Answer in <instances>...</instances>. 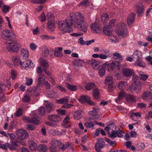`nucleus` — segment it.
Returning a JSON list of instances; mask_svg holds the SVG:
<instances>
[{
    "instance_id": "obj_1",
    "label": "nucleus",
    "mask_w": 152,
    "mask_h": 152,
    "mask_svg": "<svg viewBox=\"0 0 152 152\" xmlns=\"http://www.w3.org/2000/svg\"><path fill=\"white\" fill-rule=\"evenodd\" d=\"M68 18L69 20L72 21L73 26L75 23L77 25L84 20V15L80 12L71 13Z\"/></svg>"
},
{
    "instance_id": "obj_2",
    "label": "nucleus",
    "mask_w": 152,
    "mask_h": 152,
    "mask_svg": "<svg viewBox=\"0 0 152 152\" xmlns=\"http://www.w3.org/2000/svg\"><path fill=\"white\" fill-rule=\"evenodd\" d=\"M139 77L133 76V79L134 83L130 86L129 89L133 93H138L140 92L141 88V83L138 81Z\"/></svg>"
},
{
    "instance_id": "obj_3",
    "label": "nucleus",
    "mask_w": 152,
    "mask_h": 152,
    "mask_svg": "<svg viewBox=\"0 0 152 152\" xmlns=\"http://www.w3.org/2000/svg\"><path fill=\"white\" fill-rule=\"evenodd\" d=\"M115 32L119 36L125 37L127 34V31L125 24L123 23L118 24L115 29Z\"/></svg>"
},
{
    "instance_id": "obj_4",
    "label": "nucleus",
    "mask_w": 152,
    "mask_h": 152,
    "mask_svg": "<svg viewBox=\"0 0 152 152\" xmlns=\"http://www.w3.org/2000/svg\"><path fill=\"white\" fill-rule=\"evenodd\" d=\"M59 29L60 30L64 31H67L69 29L72 28L74 27L71 21L69 20V18L66 19V21H62L59 22Z\"/></svg>"
},
{
    "instance_id": "obj_5",
    "label": "nucleus",
    "mask_w": 152,
    "mask_h": 152,
    "mask_svg": "<svg viewBox=\"0 0 152 152\" xmlns=\"http://www.w3.org/2000/svg\"><path fill=\"white\" fill-rule=\"evenodd\" d=\"M21 45L15 42H12L8 43L7 46V48L10 52H17L21 48Z\"/></svg>"
},
{
    "instance_id": "obj_6",
    "label": "nucleus",
    "mask_w": 152,
    "mask_h": 152,
    "mask_svg": "<svg viewBox=\"0 0 152 152\" xmlns=\"http://www.w3.org/2000/svg\"><path fill=\"white\" fill-rule=\"evenodd\" d=\"M48 18V26L49 31L52 32L55 29L54 18L53 14L51 13H49L47 14Z\"/></svg>"
},
{
    "instance_id": "obj_7",
    "label": "nucleus",
    "mask_w": 152,
    "mask_h": 152,
    "mask_svg": "<svg viewBox=\"0 0 152 152\" xmlns=\"http://www.w3.org/2000/svg\"><path fill=\"white\" fill-rule=\"evenodd\" d=\"M16 133L17 137L20 139L24 140L28 137V134L24 129H18Z\"/></svg>"
},
{
    "instance_id": "obj_8",
    "label": "nucleus",
    "mask_w": 152,
    "mask_h": 152,
    "mask_svg": "<svg viewBox=\"0 0 152 152\" xmlns=\"http://www.w3.org/2000/svg\"><path fill=\"white\" fill-rule=\"evenodd\" d=\"M14 34L13 32L12 31H10L8 29H5L2 31L1 37L3 39L7 40L9 39Z\"/></svg>"
},
{
    "instance_id": "obj_9",
    "label": "nucleus",
    "mask_w": 152,
    "mask_h": 152,
    "mask_svg": "<svg viewBox=\"0 0 152 152\" xmlns=\"http://www.w3.org/2000/svg\"><path fill=\"white\" fill-rule=\"evenodd\" d=\"M78 101L82 103L85 102H87L88 104L92 105H95V103L91 101L90 97L88 96H81L80 98L78 99Z\"/></svg>"
},
{
    "instance_id": "obj_10",
    "label": "nucleus",
    "mask_w": 152,
    "mask_h": 152,
    "mask_svg": "<svg viewBox=\"0 0 152 152\" xmlns=\"http://www.w3.org/2000/svg\"><path fill=\"white\" fill-rule=\"evenodd\" d=\"M77 25L78 30L80 31L83 32L84 33L87 32L88 24L85 20Z\"/></svg>"
},
{
    "instance_id": "obj_11",
    "label": "nucleus",
    "mask_w": 152,
    "mask_h": 152,
    "mask_svg": "<svg viewBox=\"0 0 152 152\" xmlns=\"http://www.w3.org/2000/svg\"><path fill=\"white\" fill-rule=\"evenodd\" d=\"M32 118H28V120L29 123L37 125L38 124L40 121V119L38 116L34 113H32Z\"/></svg>"
},
{
    "instance_id": "obj_12",
    "label": "nucleus",
    "mask_w": 152,
    "mask_h": 152,
    "mask_svg": "<svg viewBox=\"0 0 152 152\" xmlns=\"http://www.w3.org/2000/svg\"><path fill=\"white\" fill-rule=\"evenodd\" d=\"M122 72L124 76L128 77L131 76L134 73L133 70L126 68H123Z\"/></svg>"
},
{
    "instance_id": "obj_13",
    "label": "nucleus",
    "mask_w": 152,
    "mask_h": 152,
    "mask_svg": "<svg viewBox=\"0 0 152 152\" xmlns=\"http://www.w3.org/2000/svg\"><path fill=\"white\" fill-rule=\"evenodd\" d=\"M123 132L120 130L116 131H113L111 134L109 135V137L111 139H113L117 136L118 137H121L123 136L121 134Z\"/></svg>"
},
{
    "instance_id": "obj_14",
    "label": "nucleus",
    "mask_w": 152,
    "mask_h": 152,
    "mask_svg": "<svg viewBox=\"0 0 152 152\" xmlns=\"http://www.w3.org/2000/svg\"><path fill=\"white\" fill-rule=\"evenodd\" d=\"M48 120L55 123H58L61 120V117L57 115H51L48 116Z\"/></svg>"
},
{
    "instance_id": "obj_15",
    "label": "nucleus",
    "mask_w": 152,
    "mask_h": 152,
    "mask_svg": "<svg viewBox=\"0 0 152 152\" xmlns=\"http://www.w3.org/2000/svg\"><path fill=\"white\" fill-rule=\"evenodd\" d=\"M113 58L116 62L120 63L123 60V57L118 52H116L113 53Z\"/></svg>"
},
{
    "instance_id": "obj_16",
    "label": "nucleus",
    "mask_w": 152,
    "mask_h": 152,
    "mask_svg": "<svg viewBox=\"0 0 152 152\" xmlns=\"http://www.w3.org/2000/svg\"><path fill=\"white\" fill-rule=\"evenodd\" d=\"M38 78L37 86L39 87L42 86L46 78L45 76L43 74H40L38 76Z\"/></svg>"
},
{
    "instance_id": "obj_17",
    "label": "nucleus",
    "mask_w": 152,
    "mask_h": 152,
    "mask_svg": "<svg viewBox=\"0 0 152 152\" xmlns=\"http://www.w3.org/2000/svg\"><path fill=\"white\" fill-rule=\"evenodd\" d=\"M86 62L88 64L91 65L94 69H96L99 64V61L93 58L87 60Z\"/></svg>"
},
{
    "instance_id": "obj_18",
    "label": "nucleus",
    "mask_w": 152,
    "mask_h": 152,
    "mask_svg": "<svg viewBox=\"0 0 152 152\" xmlns=\"http://www.w3.org/2000/svg\"><path fill=\"white\" fill-rule=\"evenodd\" d=\"M91 28L92 31L94 33H99L100 32L99 25L96 22L92 24Z\"/></svg>"
},
{
    "instance_id": "obj_19",
    "label": "nucleus",
    "mask_w": 152,
    "mask_h": 152,
    "mask_svg": "<svg viewBox=\"0 0 152 152\" xmlns=\"http://www.w3.org/2000/svg\"><path fill=\"white\" fill-rule=\"evenodd\" d=\"M20 54L24 59H26L28 58L29 52L26 49L22 48L20 50Z\"/></svg>"
},
{
    "instance_id": "obj_20",
    "label": "nucleus",
    "mask_w": 152,
    "mask_h": 152,
    "mask_svg": "<svg viewBox=\"0 0 152 152\" xmlns=\"http://www.w3.org/2000/svg\"><path fill=\"white\" fill-rule=\"evenodd\" d=\"M12 61L14 65L18 66L20 65L22 67V63L20 60V58L18 56L13 57L12 58Z\"/></svg>"
},
{
    "instance_id": "obj_21",
    "label": "nucleus",
    "mask_w": 152,
    "mask_h": 152,
    "mask_svg": "<svg viewBox=\"0 0 152 152\" xmlns=\"http://www.w3.org/2000/svg\"><path fill=\"white\" fill-rule=\"evenodd\" d=\"M40 65L44 68H48L49 66V64L48 61L45 59L41 58L39 60Z\"/></svg>"
},
{
    "instance_id": "obj_22",
    "label": "nucleus",
    "mask_w": 152,
    "mask_h": 152,
    "mask_svg": "<svg viewBox=\"0 0 152 152\" xmlns=\"http://www.w3.org/2000/svg\"><path fill=\"white\" fill-rule=\"evenodd\" d=\"M136 6L137 11L139 15L144 13V10L142 4L140 3H138Z\"/></svg>"
},
{
    "instance_id": "obj_23",
    "label": "nucleus",
    "mask_w": 152,
    "mask_h": 152,
    "mask_svg": "<svg viewBox=\"0 0 152 152\" xmlns=\"http://www.w3.org/2000/svg\"><path fill=\"white\" fill-rule=\"evenodd\" d=\"M34 66L33 63L29 60H27L22 63V67L31 68Z\"/></svg>"
},
{
    "instance_id": "obj_24",
    "label": "nucleus",
    "mask_w": 152,
    "mask_h": 152,
    "mask_svg": "<svg viewBox=\"0 0 152 152\" xmlns=\"http://www.w3.org/2000/svg\"><path fill=\"white\" fill-rule=\"evenodd\" d=\"M84 63V61L81 59H75L73 61V64L76 66H82Z\"/></svg>"
},
{
    "instance_id": "obj_25",
    "label": "nucleus",
    "mask_w": 152,
    "mask_h": 152,
    "mask_svg": "<svg viewBox=\"0 0 152 152\" xmlns=\"http://www.w3.org/2000/svg\"><path fill=\"white\" fill-rule=\"evenodd\" d=\"M135 15L134 13L129 14L127 19V23L129 25H131L134 22Z\"/></svg>"
},
{
    "instance_id": "obj_26",
    "label": "nucleus",
    "mask_w": 152,
    "mask_h": 152,
    "mask_svg": "<svg viewBox=\"0 0 152 152\" xmlns=\"http://www.w3.org/2000/svg\"><path fill=\"white\" fill-rule=\"evenodd\" d=\"M54 55L57 57H61L63 56L62 48L61 47L57 48L55 49L54 51Z\"/></svg>"
},
{
    "instance_id": "obj_27",
    "label": "nucleus",
    "mask_w": 152,
    "mask_h": 152,
    "mask_svg": "<svg viewBox=\"0 0 152 152\" xmlns=\"http://www.w3.org/2000/svg\"><path fill=\"white\" fill-rule=\"evenodd\" d=\"M104 31L105 34L108 36L113 34V31L112 29L107 26L104 27Z\"/></svg>"
},
{
    "instance_id": "obj_28",
    "label": "nucleus",
    "mask_w": 152,
    "mask_h": 152,
    "mask_svg": "<svg viewBox=\"0 0 152 152\" xmlns=\"http://www.w3.org/2000/svg\"><path fill=\"white\" fill-rule=\"evenodd\" d=\"M95 145H98L100 149L103 148L105 145V142H104L103 139L102 138L98 139Z\"/></svg>"
},
{
    "instance_id": "obj_29",
    "label": "nucleus",
    "mask_w": 152,
    "mask_h": 152,
    "mask_svg": "<svg viewBox=\"0 0 152 152\" xmlns=\"http://www.w3.org/2000/svg\"><path fill=\"white\" fill-rule=\"evenodd\" d=\"M80 5L86 8H90V9L92 8V5L91 3L86 1L85 0H83L80 3Z\"/></svg>"
},
{
    "instance_id": "obj_30",
    "label": "nucleus",
    "mask_w": 152,
    "mask_h": 152,
    "mask_svg": "<svg viewBox=\"0 0 152 152\" xmlns=\"http://www.w3.org/2000/svg\"><path fill=\"white\" fill-rule=\"evenodd\" d=\"M29 147L30 150L33 151L37 149V145L33 140H29L28 142Z\"/></svg>"
},
{
    "instance_id": "obj_31",
    "label": "nucleus",
    "mask_w": 152,
    "mask_h": 152,
    "mask_svg": "<svg viewBox=\"0 0 152 152\" xmlns=\"http://www.w3.org/2000/svg\"><path fill=\"white\" fill-rule=\"evenodd\" d=\"M48 149V147L44 144H41L37 147V150L39 151L45 152Z\"/></svg>"
},
{
    "instance_id": "obj_32",
    "label": "nucleus",
    "mask_w": 152,
    "mask_h": 152,
    "mask_svg": "<svg viewBox=\"0 0 152 152\" xmlns=\"http://www.w3.org/2000/svg\"><path fill=\"white\" fill-rule=\"evenodd\" d=\"M10 86V82L9 81H8V84L7 85L6 87L3 84L0 83V93H2L3 91L4 90L9 89Z\"/></svg>"
},
{
    "instance_id": "obj_33",
    "label": "nucleus",
    "mask_w": 152,
    "mask_h": 152,
    "mask_svg": "<svg viewBox=\"0 0 152 152\" xmlns=\"http://www.w3.org/2000/svg\"><path fill=\"white\" fill-rule=\"evenodd\" d=\"M133 57L134 58L137 59L140 58L142 57V53L138 50H136L134 53L133 55Z\"/></svg>"
},
{
    "instance_id": "obj_34",
    "label": "nucleus",
    "mask_w": 152,
    "mask_h": 152,
    "mask_svg": "<svg viewBox=\"0 0 152 152\" xmlns=\"http://www.w3.org/2000/svg\"><path fill=\"white\" fill-rule=\"evenodd\" d=\"M113 79L112 77L111 76H108L107 77L105 81V84L106 85H108L110 86L111 88H112V86L110 85L112 84L113 82Z\"/></svg>"
},
{
    "instance_id": "obj_35",
    "label": "nucleus",
    "mask_w": 152,
    "mask_h": 152,
    "mask_svg": "<svg viewBox=\"0 0 152 152\" xmlns=\"http://www.w3.org/2000/svg\"><path fill=\"white\" fill-rule=\"evenodd\" d=\"M69 99L67 97L63 98L61 99L57 100L56 101V102L60 104H63L68 103L69 102Z\"/></svg>"
},
{
    "instance_id": "obj_36",
    "label": "nucleus",
    "mask_w": 152,
    "mask_h": 152,
    "mask_svg": "<svg viewBox=\"0 0 152 152\" xmlns=\"http://www.w3.org/2000/svg\"><path fill=\"white\" fill-rule=\"evenodd\" d=\"M127 83L124 81H121L118 84V88L122 90L125 89L127 86Z\"/></svg>"
},
{
    "instance_id": "obj_37",
    "label": "nucleus",
    "mask_w": 152,
    "mask_h": 152,
    "mask_svg": "<svg viewBox=\"0 0 152 152\" xmlns=\"http://www.w3.org/2000/svg\"><path fill=\"white\" fill-rule=\"evenodd\" d=\"M93 110L88 112L89 115L94 116L98 113L99 111V109L97 107H95L92 108Z\"/></svg>"
},
{
    "instance_id": "obj_38",
    "label": "nucleus",
    "mask_w": 152,
    "mask_h": 152,
    "mask_svg": "<svg viewBox=\"0 0 152 152\" xmlns=\"http://www.w3.org/2000/svg\"><path fill=\"white\" fill-rule=\"evenodd\" d=\"M54 105L52 103H49L46 105V109L48 112H50L55 109Z\"/></svg>"
},
{
    "instance_id": "obj_39",
    "label": "nucleus",
    "mask_w": 152,
    "mask_h": 152,
    "mask_svg": "<svg viewBox=\"0 0 152 152\" xmlns=\"http://www.w3.org/2000/svg\"><path fill=\"white\" fill-rule=\"evenodd\" d=\"M108 40L110 42L114 43H117L118 42V40L117 39L116 37L113 34L109 36Z\"/></svg>"
},
{
    "instance_id": "obj_40",
    "label": "nucleus",
    "mask_w": 152,
    "mask_h": 152,
    "mask_svg": "<svg viewBox=\"0 0 152 152\" xmlns=\"http://www.w3.org/2000/svg\"><path fill=\"white\" fill-rule=\"evenodd\" d=\"M151 95V92L148 91L144 92L142 95V96L143 99H145L147 98H150Z\"/></svg>"
},
{
    "instance_id": "obj_41",
    "label": "nucleus",
    "mask_w": 152,
    "mask_h": 152,
    "mask_svg": "<svg viewBox=\"0 0 152 152\" xmlns=\"http://www.w3.org/2000/svg\"><path fill=\"white\" fill-rule=\"evenodd\" d=\"M125 95V92L123 90H121L119 94L118 97L115 99L116 102L118 103L119 102Z\"/></svg>"
},
{
    "instance_id": "obj_42",
    "label": "nucleus",
    "mask_w": 152,
    "mask_h": 152,
    "mask_svg": "<svg viewBox=\"0 0 152 152\" xmlns=\"http://www.w3.org/2000/svg\"><path fill=\"white\" fill-rule=\"evenodd\" d=\"M138 73L140 77V79L143 81L146 80L148 77L147 75L144 74L142 72L139 71L138 72Z\"/></svg>"
},
{
    "instance_id": "obj_43",
    "label": "nucleus",
    "mask_w": 152,
    "mask_h": 152,
    "mask_svg": "<svg viewBox=\"0 0 152 152\" xmlns=\"http://www.w3.org/2000/svg\"><path fill=\"white\" fill-rule=\"evenodd\" d=\"M99 94V91L97 88H96L93 91V95L95 99H98Z\"/></svg>"
},
{
    "instance_id": "obj_44",
    "label": "nucleus",
    "mask_w": 152,
    "mask_h": 152,
    "mask_svg": "<svg viewBox=\"0 0 152 152\" xmlns=\"http://www.w3.org/2000/svg\"><path fill=\"white\" fill-rule=\"evenodd\" d=\"M66 86L69 90L72 91H75L77 90V87L75 85H71L68 83H66Z\"/></svg>"
},
{
    "instance_id": "obj_45",
    "label": "nucleus",
    "mask_w": 152,
    "mask_h": 152,
    "mask_svg": "<svg viewBox=\"0 0 152 152\" xmlns=\"http://www.w3.org/2000/svg\"><path fill=\"white\" fill-rule=\"evenodd\" d=\"M7 148L11 150H15L18 146V145L15 143L13 142L12 144L7 143Z\"/></svg>"
},
{
    "instance_id": "obj_46",
    "label": "nucleus",
    "mask_w": 152,
    "mask_h": 152,
    "mask_svg": "<svg viewBox=\"0 0 152 152\" xmlns=\"http://www.w3.org/2000/svg\"><path fill=\"white\" fill-rule=\"evenodd\" d=\"M115 63L114 61H112L111 63L110 64L108 67L107 68V71L110 72L115 67Z\"/></svg>"
},
{
    "instance_id": "obj_47",
    "label": "nucleus",
    "mask_w": 152,
    "mask_h": 152,
    "mask_svg": "<svg viewBox=\"0 0 152 152\" xmlns=\"http://www.w3.org/2000/svg\"><path fill=\"white\" fill-rule=\"evenodd\" d=\"M127 101L129 103L134 102L136 101L135 97L132 95H129L127 97Z\"/></svg>"
},
{
    "instance_id": "obj_48",
    "label": "nucleus",
    "mask_w": 152,
    "mask_h": 152,
    "mask_svg": "<svg viewBox=\"0 0 152 152\" xmlns=\"http://www.w3.org/2000/svg\"><path fill=\"white\" fill-rule=\"evenodd\" d=\"M136 65L140 66L142 67H144L145 64L140 58L137 59V61L135 63Z\"/></svg>"
},
{
    "instance_id": "obj_49",
    "label": "nucleus",
    "mask_w": 152,
    "mask_h": 152,
    "mask_svg": "<svg viewBox=\"0 0 152 152\" xmlns=\"http://www.w3.org/2000/svg\"><path fill=\"white\" fill-rule=\"evenodd\" d=\"M81 111L80 110H78L75 112L74 118L76 120L79 119L81 117Z\"/></svg>"
},
{
    "instance_id": "obj_50",
    "label": "nucleus",
    "mask_w": 152,
    "mask_h": 152,
    "mask_svg": "<svg viewBox=\"0 0 152 152\" xmlns=\"http://www.w3.org/2000/svg\"><path fill=\"white\" fill-rule=\"evenodd\" d=\"M95 86V84L93 83H88L85 86L86 89L88 90H90Z\"/></svg>"
},
{
    "instance_id": "obj_51",
    "label": "nucleus",
    "mask_w": 152,
    "mask_h": 152,
    "mask_svg": "<svg viewBox=\"0 0 152 152\" xmlns=\"http://www.w3.org/2000/svg\"><path fill=\"white\" fill-rule=\"evenodd\" d=\"M31 100V98L30 96L28 94H26L24 96L22 99V101L24 102H29Z\"/></svg>"
},
{
    "instance_id": "obj_52",
    "label": "nucleus",
    "mask_w": 152,
    "mask_h": 152,
    "mask_svg": "<svg viewBox=\"0 0 152 152\" xmlns=\"http://www.w3.org/2000/svg\"><path fill=\"white\" fill-rule=\"evenodd\" d=\"M47 96L50 98L54 97L56 96V93L53 91H49L47 94Z\"/></svg>"
},
{
    "instance_id": "obj_53",
    "label": "nucleus",
    "mask_w": 152,
    "mask_h": 152,
    "mask_svg": "<svg viewBox=\"0 0 152 152\" xmlns=\"http://www.w3.org/2000/svg\"><path fill=\"white\" fill-rule=\"evenodd\" d=\"M59 142V140H55L52 139L50 142L51 146L57 147L58 143Z\"/></svg>"
},
{
    "instance_id": "obj_54",
    "label": "nucleus",
    "mask_w": 152,
    "mask_h": 152,
    "mask_svg": "<svg viewBox=\"0 0 152 152\" xmlns=\"http://www.w3.org/2000/svg\"><path fill=\"white\" fill-rule=\"evenodd\" d=\"M101 19L102 21L105 22L108 20V15L106 13H104L102 15Z\"/></svg>"
},
{
    "instance_id": "obj_55",
    "label": "nucleus",
    "mask_w": 152,
    "mask_h": 152,
    "mask_svg": "<svg viewBox=\"0 0 152 152\" xmlns=\"http://www.w3.org/2000/svg\"><path fill=\"white\" fill-rule=\"evenodd\" d=\"M23 109L22 108H19L15 114V115L17 117H19L23 114Z\"/></svg>"
},
{
    "instance_id": "obj_56",
    "label": "nucleus",
    "mask_w": 152,
    "mask_h": 152,
    "mask_svg": "<svg viewBox=\"0 0 152 152\" xmlns=\"http://www.w3.org/2000/svg\"><path fill=\"white\" fill-rule=\"evenodd\" d=\"M31 2L36 4H43L46 0H30Z\"/></svg>"
},
{
    "instance_id": "obj_57",
    "label": "nucleus",
    "mask_w": 152,
    "mask_h": 152,
    "mask_svg": "<svg viewBox=\"0 0 152 152\" xmlns=\"http://www.w3.org/2000/svg\"><path fill=\"white\" fill-rule=\"evenodd\" d=\"M31 2L36 4H43L46 0H30Z\"/></svg>"
},
{
    "instance_id": "obj_58",
    "label": "nucleus",
    "mask_w": 152,
    "mask_h": 152,
    "mask_svg": "<svg viewBox=\"0 0 152 152\" xmlns=\"http://www.w3.org/2000/svg\"><path fill=\"white\" fill-rule=\"evenodd\" d=\"M105 72V69L103 67L101 68L99 71V74L101 77H103L104 75Z\"/></svg>"
},
{
    "instance_id": "obj_59",
    "label": "nucleus",
    "mask_w": 152,
    "mask_h": 152,
    "mask_svg": "<svg viewBox=\"0 0 152 152\" xmlns=\"http://www.w3.org/2000/svg\"><path fill=\"white\" fill-rule=\"evenodd\" d=\"M41 38L43 39L47 40L49 39H52L53 37H52L49 36L46 34L42 35L40 36Z\"/></svg>"
},
{
    "instance_id": "obj_60",
    "label": "nucleus",
    "mask_w": 152,
    "mask_h": 152,
    "mask_svg": "<svg viewBox=\"0 0 152 152\" xmlns=\"http://www.w3.org/2000/svg\"><path fill=\"white\" fill-rule=\"evenodd\" d=\"M49 54V50L47 48H44L43 50L42 55L45 57L47 56Z\"/></svg>"
},
{
    "instance_id": "obj_61",
    "label": "nucleus",
    "mask_w": 152,
    "mask_h": 152,
    "mask_svg": "<svg viewBox=\"0 0 152 152\" xmlns=\"http://www.w3.org/2000/svg\"><path fill=\"white\" fill-rule=\"evenodd\" d=\"M70 119V118L69 116H67L65 118L62 123L63 125L65 126L66 124L69 122Z\"/></svg>"
},
{
    "instance_id": "obj_62",
    "label": "nucleus",
    "mask_w": 152,
    "mask_h": 152,
    "mask_svg": "<svg viewBox=\"0 0 152 152\" xmlns=\"http://www.w3.org/2000/svg\"><path fill=\"white\" fill-rule=\"evenodd\" d=\"M141 116V114L139 112H133L132 113V115L130 117L133 119V118L134 116L137 117H140Z\"/></svg>"
},
{
    "instance_id": "obj_63",
    "label": "nucleus",
    "mask_w": 152,
    "mask_h": 152,
    "mask_svg": "<svg viewBox=\"0 0 152 152\" xmlns=\"http://www.w3.org/2000/svg\"><path fill=\"white\" fill-rule=\"evenodd\" d=\"M32 31L34 35H37L40 34V31L38 26L36 28L33 29Z\"/></svg>"
},
{
    "instance_id": "obj_64",
    "label": "nucleus",
    "mask_w": 152,
    "mask_h": 152,
    "mask_svg": "<svg viewBox=\"0 0 152 152\" xmlns=\"http://www.w3.org/2000/svg\"><path fill=\"white\" fill-rule=\"evenodd\" d=\"M10 8V7H9L4 5L2 7L1 10L4 12L6 13L8 11Z\"/></svg>"
}]
</instances>
